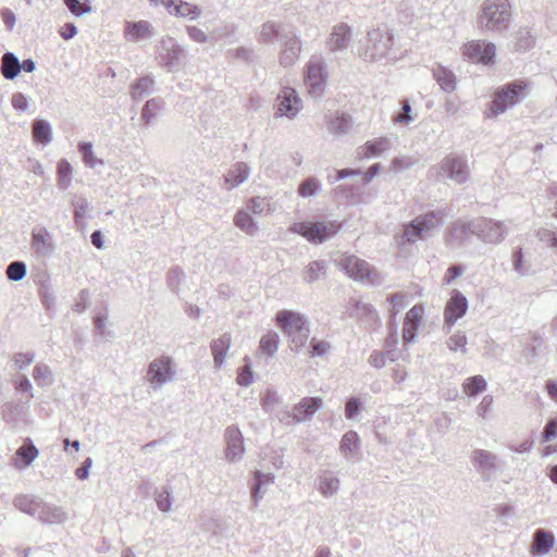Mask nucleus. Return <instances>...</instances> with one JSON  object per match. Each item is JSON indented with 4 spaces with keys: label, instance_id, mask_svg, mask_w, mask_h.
<instances>
[{
    "label": "nucleus",
    "instance_id": "nucleus-13",
    "mask_svg": "<svg viewBox=\"0 0 557 557\" xmlns=\"http://www.w3.org/2000/svg\"><path fill=\"white\" fill-rule=\"evenodd\" d=\"M471 461L483 480H491L498 471V457L485 449H474L471 455Z\"/></svg>",
    "mask_w": 557,
    "mask_h": 557
},
{
    "label": "nucleus",
    "instance_id": "nucleus-25",
    "mask_svg": "<svg viewBox=\"0 0 557 557\" xmlns=\"http://www.w3.org/2000/svg\"><path fill=\"white\" fill-rule=\"evenodd\" d=\"M322 399L320 397H305L294 406V419L304 422L311 418L321 407Z\"/></svg>",
    "mask_w": 557,
    "mask_h": 557
},
{
    "label": "nucleus",
    "instance_id": "nucleus-24",
    "mask_svg": "<svg viewBox=\"0 0 557 557\" xmlns=\"http://www.w3.org/2000/svg\"><path fill=\"white\" fill-rule=\"evenodd\" d=\"M423 309L420 306H413L405 317L403 338L404 342L409 344L414 342L417 337L418 326L421 322Z\"/></svg>",
    "mask_w": 557,
    "mask_h": 557
},
{
    "label": "nucleus",
    "instance_id": "nucleus-56",
    "mask_svg": "<svg viewBox=\"0 0 557 557\" xmlns=\"http://www.w3.org/2000/svg\"><path fill=\"white\" fill-rule=\"evenodd\" d=\"M516 48L517 50H529L534 46V36L531 34V30L527 28L520 29L516 35Z\"/></svg>",
    "mask_w": 557,
    "mask_h": 557
},
{
    "label": "nucleus",
    "instance_id": "nucleus-30",
    "mask_svg": "<svg viewBox=\"0 0 557 557\" xmlns=\"http://www.w3.org/2000/svg\"><path fill=\"white\" fill-rule=\"evenodd\" d=\"M32 247L40 257H47L52 253L54 245L51 235L46 228L32 233Z\"/></svg>",
    "mask_w": 557,
    "mask_h": 557
},
{
    "label": "nucleus",
    "instance_id": "nucleus-6",
    "mask_svg": "<svg viewBox=\"0 0 557 557\" xmlns=\"http://www.w3.org/2000/svg\"><path fill=\"white\" fill-rule=\"evenodd\" d=\"M527 85L522 81H515L510 84L499 87L491 104L494 114L504 113L507 109L513 107L525 98Z\"/></svg>",
    "mask_w": 557,
    "mask_h": 557
},
{
    "label": "nucleus",
    "instance_id": "nucleus-18",
    "mask_svg": "<svg viewBox=\"0 0 557 557\" xmlns=\"http://www.w3.org/2000/svg\"><path fill=\"white\" fill-rule=\"evenodd\" d=\"M350 315L358 319L368 326H374L379 323V314L374 307L360 299H354L350 302Z\"/></svg>",
    "mask_w": 557,
    "mask_h": 557
},
{
    "label": "nucleus",
    "instance_id": "nucleus-61",
    "mask_svg": "<svg viewBox=\"0 0 557 557\" xmlns=\"http://www.w3.org/2000/svg\"><path fill=\"white\" fill-rule=\"evenodd\" d=\"M386 358H389L392 361L395 359L393 350H388L386 354L374 350L369 357V363L376 369H381L385 366Z\"/></svg>",
    "mask_w": 557,
    "mask_h": 557
},
{
    "label": "nucleus",
    "instance_id": "nucleus-21",
    "mask_svg": "<svg viewBox=\"0 0 557 557\" xmlns=\"http://www.w3.org/2000/svg\"><path fill=\"white\" fill-rule=\"evenodd\" d=\"M153 35V26L148 21L140 20L125 23L124 37L128 41L137 42L143 39L151 38Z\"/></svg>",
    "mask_w": 557,
    "mask_h": 557
},
{
    "label": "nucleus",
    "instance_id": "nucleus-64",
    "mask_svg": "<svg viewBox=\"0 0 557 557\" xmlns=\"http://www.w3.org/2000/svg\"><path fill=\"white\" fill-rule=\"evenodd\" d=\"M557 436V419H550L544 426L542 437L544 442H549Z\"/></svg>",
    "mask_w": 557,
    "mask_h": 557
},
{
    "label": "nucleus",
    "instance_id": "nucleus-10",
    "mask_svg": "<svg viewBox=\"0 0 557 557\" xmlns=\"http://www.w3.org/2000/svg\"><path fill=\"white\" fill-rule=\"evenodd\" d=\"M472 227L476 230V236L487 244L500 243L508 233L503 222L485 218L472 220Z\"/></svg>",
    "mask_w": 557,
    "mask_h": 557
},
{
    "label": "nucleus",
    "instance_id": "nucleus-37",
    "mask_svg": "<svg viewBox=\"0 0 557 557\" xmlns=\"http://www.w3.org/2000/svg\"><path fill=\"white\" fill-rule=\"evenodd\" d=\"M327 265L324 260L311 261L302 272V278L306 283L311 284L326 276Z\"/></svg>",
    "mask_w": 557,
    "mask_h": 557
},
{
    "label": "nucleus",
    "instance_id": "nucleus-39",
    "mask_svg": "<svg viewBox=\"0 0 557 557\" xmlns=\"http://www.w3.org/2000/svg\"><path fill=\"white\" fill-rule=\"evenodd\" d=\"M433 77L444 91L451 92L455 90L456 77L450 70L442 65H437L433 69Z\"/></svg>",
    "mask_w": 557,
    "mask_h": 557
},
{
    "label": "nucleus",
    "instance_id": "nucleus-44",
    "mask_svg": "<svg viewBox=\"0 0 557 557\" xmlns=\"http://www.w3.org/2000/svg\"><path fill=\"white\" fill-rule=\"evenodd\" d=\"M201 13L202 11L197 4H191L186 1H178L177 5H174V14L178 17L195 21L200 17Z\"/></svg>",
    "mask_w": 557,
    "mask_h": 557
},
{
    "label": "nucleus",
    "instance_id": "nucleus-3",
    "mask_svg": "<svg viewBox=\"0 0 557 557\" xmlns=\"http://www.w3.org/2000/svg\"><path fill=\"white\" fill-rule=\"evenodd\" d=\"M338 267L349 277L367 285H380L383 282L381 274L366 260L356 256H346L338 261Z\"/></svg>",
    "mask_w": 557,
    "mask_h": 557
},
{
    "label": "nucleus",
    "instance_id": "nucleus-58",
    "mask_svg": "<svg viewBox=\"0 0 557 557\" xmlns=\"http://www.w3.org/2000/svg\"><path fill=\"white\" fill-rule=\"evenodd\" d=\"M35 360V352H16L12 356L11 361L13 366L18 370H25Z\"/></svg>",
    "mask_w": 557,
    "mask_h": 557
},
{
    "label": "nucleus",
    "instance_id": "nucleus-43",
    "mask_svg": "<svg viewBox=\"0 0 557 557\" xmlns=\"http://www.w3.org/2000/svg\"><path fill=\"white\" fill-rule=\"evenodd\" d=\"M234 224L249 235H252L258 230L257 223L248 210L238 211L234 216Z\"/></svg>",
    "mask_w": 557,
    "mask_h": 557
},
{
    "label": "nucleus",
    "instance_id": "nucleus-32",
    "mask_svg": "<svg viewBox=\"0 0 557 557\" xmlns=\"http://www.w3.org/2000/svg\"><path fill=\"white\" fill-rule=\"evenodd\" d=\"M250 168L245 162L235 163L224 175L227 189L235 188L243 184L249 176Z\"/></svg>",
    "mask_w": 557,
    "mask_h": 557
},
{
    "label": "nucleus",
    "instance_id": "nucleus-31",
    "mask_svg": "<svg viewBox=\"0 0 557 557\" xmlns=\"http://www.w3.org/2000/svg\"><path fill=\"white\" fill-rule=\"evenodd\" d=\"M554 544L555 536L552 532L537 529L533 534L532 552L537 556L545 555L553 548Z\"/></svg>",
    "mask_w": 557,
    "mask_h": 557
},
{
    "label": "nucleus",
    "instance_id": "nucleus-8",
    "mask_svg": "<svg viewBox=\"0 0 557 557\" xmlns=\"http://www.w3.org/2000/svg\"><path fill=\"white\" fill-rule=\"evenodd\" d=\"M327 73L322 57L313 55L306 64L305 84L312 98L323 96L326 86Z\"/></svg>",
    "mask_w": 557,
    "mask_h": 557
},
{
    "label": "nucleus",
    "instance_id": "nucleus-15",
    "mask_svg": "<svg viewBox=\"0 0 557 557\" xmlns=\"http://www.w3.org/2000/svg\"><path fill=\"white\" fill-rule=\"evenodd\" d=\"M159 49L158 59L162 66L172 70L180 65L185 51L172 37L162 38Z\"/></svg>",
    "mask_w": 557,
    "mask_h": 557
},
{
    "label": "nucleus",
    "instance_id": "nucleus-62",
    "mask_svg": "<svg viewBox=\"0 0 557 557\" xmlns=\"http://www.w3.org/2000/svg\"><path fill=\"white\" fill-rule=\"evenodd\" d=\"M310 355L311 357H323L326 355L331 348V345L326 341H319L315 338H312L310 342Z\"/></svg>",
    "mask_w": 557,
    "mask_h": 557
},
{
    "label": "nucleus",
    "instance_id": "nucleus-1",
    "mask_svg": "<svg viewBox=\"0 0 557 557\" xmlns=\"http://www.w3.org/2000/svg\"><path fill=\"white\" fill-rule=\"evenodd\" d=\"M446 212L443 209L419 214L403 225L401 244H416L435 235L442 227Z\"/></svg>",
    "mask_w": 557,
    "mask_h": 557
},
{
    "label": "nucleus",
    "instance_id": "nucleus-2",
    "mask_svg": "<svg viewBox=\"0 0 557 557\" xmlns=\"http://www.w3.org/2000/svg\"><path fill=\"white\" fill-rule=\"evenodd\" d=\"M276 323L289 338L293 350L298 351L306 345L310 330L309 323L302 314L290 310H281L276 314Z\"/></svg>",
    "mask_w": 557,
    "mask_h": 557
},
{
    "label": "nucleus",
    "instance_id": "nucleus-7",
    "mask_svg": "<svg viewBox=\"0 0 557 557\" xmlns=\"http://www.w3.org/2000/svg\"><path fill=\"white\" fill-rule=\"evenodd\" d=\"M341 228L336 221H306L295 224L293 230L309 242L321 244L334 236Z\"/></svg>",
    "mask_w": 557,
    "mask_h": 557
},
{
    "label": "nucleus",
    "instance_id": "nucleus-29",
    "mask_svg": "<svg viewBox=\"0 0 557 557\" xmlns=\"http://www.w3.org/2000/svg\"><path fill=\"white\" fill-rule=\"evenodd\" d=\"M318 491L324 497H331L338 492L341 481L330 470L320 471L317 478Z\"/></svg>",
    "mask_w": 557,
    "mask_h": 557
},
{
    "label": "nucleus",
    "instance_id": "nucleus-28",
    "mask_svg": "<svg viewBox=\"0 0 557 557\" xmlns=\"http://www.w3.org/2000/svg\"><path fill=\"white\" fill-rule=\"evenodd\" d=\"M44 499L33 495H17L14 497L13 505L20 511L37 518L41 510Z\"/></svg>",
    "mask_w": 557,
    "mask_h": 557
},
{
    "label": "nucleus",
    "instance_id": "nucleus-52",
    "mask_svg": "<svg viewBox=\"0 0 557 557\" xmlns=\"http://www.w3.org/2000/svg\"><path fill=\"white\" fill-rule=\"evenodd\" d=\"M74 207V220L78 227H83V219L85 213L89 210V202L85 197H75L72 201Z\"/></svg>",
    "mask_w": 557,
    "mask_h": 557
},
{
    "label": "nucleus",
    "instance_id": "nucleus-41",
    "mask_svg": "<svg viewBox=\"0 0 557 557\" xmlns=\"http://www.w3.org/2000/svg\"><path fill=\"white\" fill-rule=\"evenodd\" d=\"M33 377L39 387H48L54 382V375L51 368L44 362H39L35 366L33 370Z\"/></svg>",
    "mask_w": 557,
    "mask_h": 557
},
{
    "label": "nucleus",
    "instance_id": "nucleus-40",
    "mask_svg": "<svg viewBox=\"0 0 557 557\" xmlns=\"http://www.w3.org/2000/svg\"><path fill=\"white\" fill-rule=\"evenodd\" d=\"M154 90V81L151 76L147 75L137 79L132 86V98L135 101L141 100L144 97L149 96Z\"/></svg>",
    "mask_w": 557,
    "mask_h": 557
},
{
    "label": "nucleus",
    "instance_id": "nucleus-54",
    "mask_svg": "<svg viewBox=\"0 0 557 557\" xmlns=\"http://www.w3.org/2000/svg\"><path fill=\"white\" fill-rule=\"evenodd\" d=\"M71 173L72 165L65 159H61L58 162V185L61 189H66L69 187V177Z\"/></svg>",
    "mask_w": 557,
    "mask_h": 557
},
{
    "label": "nucleus",
    "instance_id": "nucleus-9",
    "mask_svg": "<svg viewBox=\"0 0 557 557\" xmlns=\"http://www.w3.org/2000/svg\"><path fill=\"white\" fill-rule=\"evenodd\" d=\"M436 180L449 178L457 184H463L469 178V166L467 160L459 156L445 157L438 166L433 168Z\"/></svg>",
    "mask_w": 557,
    "mask_h": 557
},
{
    "label": "nucleus",
    "instance_id": "nucleus-27",
    "mask_svg": "<svg viewBox=\"0 0 557 557\" xmlns=\"http://www.w3.org/2000/svg\"><path fill=\"white\" fill-rule=\"evenodd\" d=\"M282 36H288L283 33V24L274 21L264 22L257 34V40L260 44H274L275 40L281 39Z\"/></svg>",
    "mask_w": 557,
    "mask_h": 557
},
{
    "label": "nucleus",
    "instance_id": "nucleus-42",
    "mask_svg": "<svg viewBox=\"0 0 557 557\" xmlns=\"http://www.w3.org/2000/svg\"><path fill=\"white\" fill-rule=\"evenodd\" d=\"M164 102L161 98H152L146 102L141 111V120L146 125L151 124L163 110Z\"/></svg>",
    "mask_w": 557,
    "mask_h": 557
},
{
    "label": "nucleus",
    "instance_id": "nucleus-12",
    "mask_svg": "<svg viewBox=\"0 0 557 557\" xmlns=\"http://www.w3.org/2000/svg\"><path fill=\"white\" fill-rule=\"evenodd\" d=\"M462 54L472 62L490 64L496 53V47L492 42L472 40L461 47Z\"/></svg>",
    "mask_w": 557,
    "mask_h": 557
},
{
    "label": "nucleus",
    "instance_id": "nucleus-47",
    "mask_svg": "<svg viewBox=\"0 0 557 557\" xmlns=\"http://www.w3.org/2000/svg\"><path fill=\"white\" fill-rule=\"evenodd\" d=\"M39 451L37 447L33 444L30 440H28L27 444L22 445L16 450V456L24 460V465L20 466L17 462L14 463L16 468H23L29 466L38 456Z\"/></svg>",
    "mask_w": 557,
    "mask_h": 557
},
{
    "label": "nucleus",
    "instance_id": "nucleus-60",
    "mask_svg": "<svg viewBox=\"0 0 557 557\" xmlns=\"http://www.w3.org/2000/svg\"><path fill=\"white\" fill-rule=\"evenodd\" d=\"M536 236L540 242L557 252V232L548 228H540Z\"/></svg>",
    "mask_w": 557,
    "mask_h": 557
},
{
    "label": "nucleus",
    "instance_id": "nucleus-26",
    "mask_svg": "<svg viewBox=\"0 0 557 557\" xmlns=\"http://www.w3.org/2000/svg\"><path fill=\"white\" fill-rule=\"evenodd\" d=\"M391 148L392 140L387 137H380L373 140H368L362 147L358 149V158L369 159L372 157H379Z\"/></svg>",
    "mask_w": 557,
    "mask_h": 557
},
{
    "label": "nucleus",
    "instance_id": "nucleus-57",
    "mask_svg": "<svg viewBox=\"0 0 557 557\" xmlns=\"http://www.w3.org/2000/svg\"><path fill=\"white\" fill-rule=\"evenodd\" d=\"M156 502L158 509L163 512H168L171 510L172 498H171V488L168 486L162 487L160 491L156 492Z\"/></svg>",
    "mask_w": 557,
    "mask_h": 557
},
{
    "label": "nucleus",
    "instance_id": "nucleus-4",
    "mask_svg": "<svg viewBox=\"0 0 557 557\" xmlns=\"http://www.w3.org/2000/svg\"><path fill=\"white\" fill-rule=\"evenodd\" d=\"M510 17L508 0H485L480 16L481 27L487 30H500L507 26Z\"/></svg>",
    "mask_w": 557,
    "mask_h": 557
},
{
    "label": "nucleus",
    "instance_id": "nucleus-45",
    "mask_svg": "<svg viewBox=\"0 0 557 557\" xmlns=\"http://www.w3.org/2000/svg\"><path fill=\"white\" fill-rule=\"evenodd\" d=\"M351 125V117L343 113L331 119L329 123V131L334 135H344L348 133Z\"/></svg>",
    "mask_w": 557,
    "mask_h": 557
},
{
    "label": "nucleus",
    "instance_id": "nucleus-36",
    "mask_svg": "<svg viewBox=\"0 0 557 557\" xmlns=\"http://www.w3.org/2000/svg\"><path fill=\"white\" fill-rule=\"evenodd\" d=\"M360 447V438L357 432H346L339 443V450L345 458L350 459L356 456Z\"/></svg>",
    "mask_w": 557,
    "mask_h": 557
},
{
    "label": "nucleus",
    "instance_id": "nucleus-20",
    "mask_svg": "<svg viewBox=\"0 0 557 557\" xmlns=\"http://www.w3.org/2000/svg\"><path fill=\"white\" fill-rule=\"evenodd\" d=\"M226 438V458L230 461L239 460L244 454L243 434L235 425H231L225 431Z\"/></svg>",
    "mask_w": 557,
    "mask_h": 557
},
{
    "label": "nucleus",
    "instance_id": "nucleus-38",
    "mask_svg": "<svg viewBox=\"0 0 557 557\" xmlns=\"http://www.w3.org/2000/svg\"><path fill=\"white\" fill-rule=\"evenodd\" d=\"M274 482V475L272 473H264L262 471H256L253 475V484L251 486V496L255 506L258 505L259 500L262 499L263 493L262 487L270 485Z\"/></svg>",
    "mask_w": 557,
    "mask_h": 557
},
{
    "label": "nucleus",
    "instance_id": "nucleus-22",
    "mask_svg": "<svg viewBox=\"0 0 557 557\" xmlns=\"http://www.w3.org/2000/svg\"><path fill=\"white\" fill-rule=\"evenodd\" d=\"M69 518V513L64 507L42 502L41 510L37 519L46 524H61Z\"/></svg>",
    "mask_w": 557,
    "mask_h": 557
},
{
    "label": "nucleus",
    "instance_id": "nucleus-46",
    "mask_svg": "<svg viewBox=\"0 0 557 557\" xmlns=\"http://www.w3.org/2000/svg\"><path fill=\"white\" fill-rule=\"evenodd\" d=\"M462 387L468 396H476L486 389L487 383L482 375H474L468 377L463 382Z\"/></svg>",
    "mask_w": 557,
    "mask_h": 557
},
{
    "label": "nucleus",
    "instance_id": "nucleus-35",
    "mask_svg": "<svg viewBox=\"0 0 557 557\" xmlns=\"http://www.w3.org/2000/svg\"><path fill=\"white\" fill-rule=\"evenodd\" d=\"M230 346L231 335L227 333H224L211 343V350L215 367L221 368L223 366Z\"/></svg>",
    "mask_w": 557,
    "mask_h": 557
},
{
    "label": "nucleus",
    "instance_id": "nucleus-14",
    "mask_svg": "<svg viewBox=\"0 0 557 557\" xmlns=\"http://www.w3.org/2000/svg\"><path fill=\"white\" fill-rule=\"evenodd\" d=\"M276 114L294 119L302 108V101L292 87H284L277 95Z\"/></svg>",
    "mask_w": 557,
    "mask_h": 557
},
{
    "label": "nucleus",
    "instance_id": "nucleus-17",
    "mask_svg": "<svg viewBox=\"0 0 557 557\" xmlns=\"http://www.w3.org/2000/svg\"><path fill=\"white\" fill-rule=\"evenodd\" d=\"M350 40V26L346 23H339L332 28L326 46L332 52L343 51L348 48Z\"/></svg>",
    "mask_w": 557,
    "mask_h": 557
},
{
    "label": "nucleus",
    "instance_id": "nucleus-63",
    "mask_svg": "<svg viewBox=\"0 0 557 557\" xmlns=\"http://www.w3.org/2000/svg\"><path fill=\"white\" fill-rule=\"evenodd\" d=\"M269 207L264 198L256 197L247 201L246 209L255 214H261Z\"/></svg>",
    "mask_w": 557,
    "mask_h": 557
},
{
    "label": "nucleus",
    "instance_id": "nucleus-51",
    "mask_svg": "<svg viewBox=\"0 0 557 557\" xmlns=\"http://www.w3.org/2000/svg\"><path fill=\"white\" fill-rule=\"evenodd\" d=\"M77 148L82 154L84 163L88 168L94 169L97 164H102V160H100L94 156L91 143L82 141L78 144Z\"/></svg>",
    "mask_w": 557,
    "mask_h": 557
},
{
    "label": "nucleus",
    "instance_id": "nucleus-5",
    "mask_svg": "<svg viewBox=\"0 0 557 557\" xmlns=\"http://www.w3.org/2000/svg\"><path fill=\"white\" fill-rule=\"evenodd\" d=\"M394 36L387 29L374 28L368 32L362 55L367 61H377L388 57Z\"/></svg>",
    "mask_w": 557,
    "mask_h": 557
},
{
    "label": "nucleus",
    "instance_id": "nucleus-11",
    "mask_svg": "<svg viewBox=\"0 0 557 557\" xmlns=\"http://www.w3.org/2000/svg\"><path fill=\"white\" fill-rule=\"evenodd\" d=\"M468 307L466 296L460 290L454 289L444 309V329L446 332H449L456 322L467 313Z\"/></svg>",
    "mask_w": 557,
    "mask_h": 557
},
{
    "label": "nucleus",
    "instance_id": "nucleus-19",
    "mask_svg": "<svg viewBox=\"0 0 557 557\" xmlns=\"http://www.w3.org/2000/svg\"><path fill=\"white\" fill-rule=\"evenodd\" d=\"M283 48L280 53V64L289 67L295 64L301 51L300 40L295 35L282 36Z\"/></svg>",
    "mask_w": 557,
    "mask_h": 557
},
{
    "label": "nucleus",
    "instance_id": "nucleus-34",
    "mask_svg": "<svg viewBox=\"0 0 557 557\" xmlns=\"http://www.w3.org/2000/svg\"><path fill=\"white\" fill-rule=\"evenodd\" d=\"M0 72L8 81L15 79L21 73L20 59L14 52L7 51L1 57Z\"/></svg>",
    "mask_w": 557,
    "mask_h": 557
},
{
    "label": "nucleus",
    "instance_id": "nucleus-33",
    "mask_svg": "<svg viewBox=\"0 0 557 557\" xmlns=\"http://www.w3.org/2000/svg\"><path fill=\"white\" fill-rule=\"evenodd\" d=\"M32 135L37 145L47 146L53 138L52 126L47 120L36 119L32 123Z\"/></svg>",
    "mask_w": 557,
    "mask_h": 557
},
{
    "label": "nucleus",
    "instance_id": "nucleus-55",
    "mask_svg": "<svg viewBox=\"0 0 557 557\" xmlns=\"http://www.w3.org/2000/svg\"><path fill=\"white\" fill-rule=\"evenodd\" d=\"M13 384L16 392L21 394H26L28 398L34 397V388L30 380L25 374H16L13 377Z\"/></svg>",
    "mask_w": 557,
    "mask_h": 557
},
{
    "label": "nucleus",
    "instance_id": "nucleus-50",
    "mask_svg": "<svg viewBox=\"0 0 557 557\" xmlns=\"http://www.w3.org/2000/svg\"><path fill=\"white\" fill-rule=\"evenodd\" d=\"M67 10L75 16L81 17L91 12L90 0H63Z\"/></svg>",
    "mask_w": 557,
    "mask_h": 557
},
{
    "label": "nucleus",
    "instance_id": "nucleus-48",
    "mask_svg": "<svg viewBox=\"0 0 557 557\" xmlns=\"http://www.w3.org/2000/svg\"><path fill=\"white\" fill-rule=\"evenodd\" d=\"M278 342L280 338L275 332H268L260 339V350L269 357H273L277 351Z\"/></svg>",
    "mask_w": 557,
    "mask_h": 557
},
{
    "label": "nucleus",
    "instance_id": "nucleus-53",
    "mask_svg": "<svg viewBox=\"0 0 557 557\" xmlns=\"http://www.w3.org/2000/svg\"><path fill=\"white\" fill-rule=\"evenodd\" d=\"M467 344V336L460 331L450 335L446 341V345L449 350L457 351L458 349H460L463 355H466L468 351Z\"/></svg>",
    "mask_w": 557,
    "mask_h": 557
},
{
    "label": "nucleus",
    "instance_id": "nucleus-49",
    "mask_svg": "<svg viewBox=\"0 0 557 557\" xmlns=\"http://www.w3.org/2000/svg\"><path fill=\"white\" fill-rule=\"evenodd\" d=\"M27 274V265L24 261H13L8 264L5 275L11 282H20Z\"/></svg>",
    "mask_w": 557,
    "mask_h": 557
},
{
    "label": "nucleus",
    "instance_id": "nucleus-16",
    "mask_svg": "<svg viewBox=\"0 0 557 557\" xmlns=\"http://www.w3.org/2000/svg\"><path fill=\"white\" fill-rule=\"evenodd\" d=\"M148 376L149 382L153 384L154 387H160L171 382L174 376L171 358L162 357L151 361L148 368Z\"/></svg>",
    "mask_w": 557,
    "mask_h": 557
},
{
    "label": "nucleus",
    "instance_id": "nucleus-59",
    "mask_svg": "<svg viewBox=\"0 0 557 557\" xmlns=\"http://www.w3.org/2000/svg\"><path fill=\"white\" fill-rule=\"evenodd\" d=\"M320 183L315 177L305 180L298 187V194L301 197H310L317 194Z\"/></svg>",
    "mask_w": 557,
    "mask_h": 557
},
{
    "label": "nucleus",
    "instance_id": "nucleus-23",
    "mask_svg": "<svg viewBox=\"0 0 557 557\" xmlns=\"http://www.w3.org/2000/svg\"><path fill=\"white\" fill-rule=\"evenodd\" d=\"M470 234L476 236V230L472 227V221L468 223L457 221L448 228L447 242L451 246H461L468 242Z\"/></svg>",
    "mask_w": 557,
    "mask_h": 557
}]
</instances>
